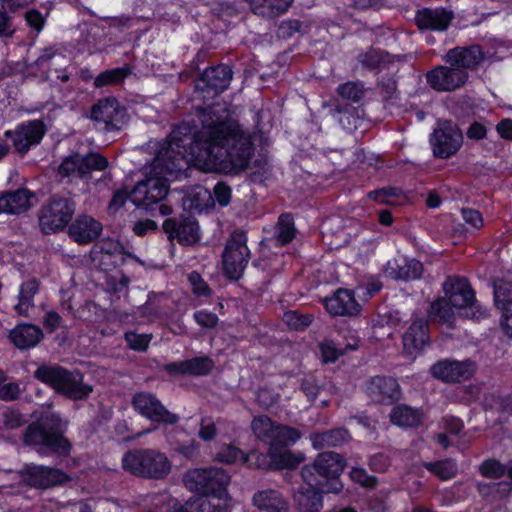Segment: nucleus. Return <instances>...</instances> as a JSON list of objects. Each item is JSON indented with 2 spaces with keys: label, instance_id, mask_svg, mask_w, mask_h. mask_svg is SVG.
<instances>
[{
  "label": "nucleus",
  "instance_id": "9d476101",
  "mask_svg": "<svg viewBox=\"0 0 512 512\" xmlns=\"http://www.w3.org/2000/svg\"><path fill=\"white\" fill-rule=\"evenodd\" d=\"M430 143L433 155L446 159L455 155L463 144V134L459 127L452 121H440L433 131Z\"/></svg>",
  "mask_w": 512,
  "mask_h": 512
},
{
  "label": "nucleus",
  "instance_id": "774afa93",
  "mask_svg": "<svg viewBox=\"0 0 512 512\" xmlns=\"http://www.w3.org/2000/svg\"><path fill=\"white\" fill-rule=\"evenodd\" d=\"M131 199V192H128L127 189L117 190L109 204V211L111 213H116L127 201V199Z\"/></svg>",
  "mask_w": 512,
  "mask_h": 512
},
{
  "label": "nucleus",
  "instance_id": "9b49d317",
  "mask_svg": "<svg viewBox=\"0 0 512 512\" xmlns=\"http://www.w3.org/2000/svg\"><path fill=\"white\" fill-rule=\"evenodd\" d=\"M246 241L242 231H235L227 241L223 253V269L230 279H239L247 266L249 250Z\"/></svg>",
  "mask_w": 512,
  "mask_h": 512
},
{
  "label": "nucleus",
  "instance_id": "603ef678",
  "mask_svg": "<svg viewBox=\"0 0 512 512\" xmlns=\"http://www.w3.org/2000/svg\"><path fill=\"white\" fill-rule=\"evenodd\" d=\"M350 477L352 481L368 489H374L378 484L377 478L369 475L363 468H353Z\"/></svg>",
  "mask_w": 512,
  "mask_h": 512
},
{
  "label": "nucleus",
  "instance_id": "4be33fe9",
  "mask_svg": "<svg viewBox=\"0 0 512 512\" xmlns=\"http://www.w3.org/2000/svg\"><path fill=\"white\" fill-rule=\"evenodd\" d=\"M444 60L451 66L467 70L476 69L484 60V52L479 45L455 47L447 51Z\"/></svg>",
  "mask_w": 512,
  "mask_h": 512
},
{
  "label": "nucleus",
  "instance_id": "4d7b16f0",
  "mask_svg": "<svg viewBox=\"0 0 512 512\" xmlns=\"http://www.w3.org/2000/svg\"><path fill=\"white\" fill-rule=\"evenodd\" d=\"M279 398L278 393L267 387L260 388L256 395L258 404L265 409L273 407L279 401Z\"/></svg>",
  "mask_w": 512,
  "mask_h": 512
},
{
  "label": "nucleus",
  "instance_id": "f03ea898",
  "mask_svg": "<svg viewBox=\"0 0 512 512\" xmlns=\"http://www.w3.org/2000/svg\"><path fill=\"white\" fill-rule=\"evenodd\" d=\"M67 422L59 414L45 412L41 417L28 425L24 433V443L36 447L40 454L68 456L72 445L65 436Z\"/></svg>",
  "mask_w": 512,
  "mask_h": 512
},
{
  "label": "nucleus",
  "instance_id": "393cba45",
  "mask_svg": "<svg viewBox=\"0 0 512 512\" xmlns=\"http://www.w3.org/2000/svg\"><path fill=\"white\" fill-rule=\"evenodd\" d=\"M253 506L261 512H289V503L278 490L267 488L254 493Z\"/></svg>",
  "mask_w": 512,
  "mask_h": 512
},
{
  "label": "nucleus",
  "instance_id": "20e7f679",
  "mask_svg": "<svg viewBox=\"0 0 512 512\" xmlns=\"http://www.w3.org/2000/svg\"><path fill=\"white\" fill-rule=\"evenodd\" d=\"M123 469L130 474L146 479H164L171 471L167 456L155 449H135L122 458Z\"/></svg>",
  "mask_w": 512,
  "mask_h": 512
},
{
  "label": "nucleus",
  "instance_id": "473e14b6",
  "mask_svg": "<svg viewBox=\"0 0 512 512\" xmlns=\"http://www.w3.org/2000/svg\"><path fill=\"white\" fill-rule=\"evenodd\" d=\"M39 284L35 279L24 282L19 291L18 304L15 306L17 312L29 316L34 309V296L38 292Z\"/></svg>",
  "mask_w": 512,
  "mask_h": 512
},
{
  "label": "nucleus",
  "instance_id": "09e8293b",
  "mask_svg": "<svg viewBox=\"0 0 512 512\" xmlns=\"http://www.w3.org/2000/svg\"><path fill=\"white\" fill-rule=\"evenodd\" d=\"M479 470L484 477L497 479L506 474L507 466L496 459H489L480 465Z\"/></svg>",
  "mask_w": 512,
  "mask_h": 512
},
{
  "label": "nucleus",
  "instance_id": "f257e3e1",
  "mask_svg": "<svg viewBox=\"0 0 512 512\" xmlns=\"http://www.w3.org/2000/svg\"><path fill=\"white\" fill-rule=\"evenodd\" d=\"M201 129L192 134L187 127L173 130L148 166L144 178L131 191V201L150 209L169 193V177H177L191 163L199 162L228 173L245 170L253 155L250 135L230 117L223 105H212L200 112Z\"/></svg>",
  "mask_w": 512,
  "mask_h": 512
},
{
  "label": "nucleus",
  "instance_id": "6ab92c4d",
  "mask_svg": "<svg viewBox=\"0 0 512 512\" xmlns=\"http://www.w3.org/2000/svg\"><path fill=\"white\" fill-rule=\"evenodd\" d=\"M163 230L170 240L176 238L182 245H194L200 240V232L197 221L191 217L166 219Z\"/></svg>",
  "mask_w": 512,
  "mask_h": 512
},
{
  "label": "nucleus",
  "instance_id": "c756f323",
  "mask_svg": "<svg viewBox=\"0 0 512 512\" xmlns=\"http://www.w3.org/2000/svg\"><path fill=\"white\" fill-rule=\"evenodd\" d=\"M357 59L363 68L381 70L393 64L395 60H399V56H393L388 52L369 48L367 51L360 53Z\"/></svg>",
  "mask_w": 512,
  "mask_h": 512
},
{
  "label": "nucleus",
  "instance_id": "2f4dec72",
  "mask_svg": "<svg viewBox=\"0 0 512 512\" xmlns=\"http://www.w3.org/2000/svg\"><path fill=\"white\" fill-rule=\"evenodd\" d=\"M294 501L299 512H319L323 506L322 495L314 488H300Z\"/></svg>",
  "mask_w": 512,
  "mask_h": 512
},
{
  "label": "nucleus",
  "instance_id": "052dcab7",
  "mask_svg": "<svg viewBox=\"0 0 512 512\" xmlns=\"http://www.w3.org/2000/svg\"><path fill=\"white\" fill-rule=\"evenodd\" d=\"M242 457V452L235 446L227 445L223 447L216 455V459L226 464H232Z\"/></svg>",
  "mask_w": 512,
  "mask_h": 512
},
{
  "label": "nucleus",
  "instance_id": "0eeeda50",
  "mask_svg": "<svg viewBox=\"0 0 512 512\" xmlns=\"http://www.w3.org/2000/svg\"><path fill=\"white\" fill-rule=\"evenodd\" d=\"M299 438L300 433L297 429L278 424L273 441L269 445V456L273 459L277 468L293 469L303 461L302 455H296L286 449Z\"/></svg>",
  "mask_w": 512,
  "mask_h": 512
},
{
  "label": "nucleus",
  "instance_id": "5fc2aeb1",
  "mask_svg": "<svg viewBox=\"0 0 512 512\" xmlns=\"http://www.w3.org/2000/svg\"><path fill=\"white\" fill-rule=\"evenodd\" d=\"M401 192V189L397 187H385L369 192L368 197L379 203L390 204L389 199L399 196Z\"/></svg>",
  "mask_w": 512,
  "mask_h": 512
},
{
  "label": "nucleus",
  "instance_id": "13d9d810",
  "mask_svg": "<svg viewBox=\"0 0 512 512\" xmlns=\"http://www.w3.org/2000/svg\"><path fill=\"white\" fill-rule=\"evenodd\" d=\"M284 321L294 329H302L310 325L312 318L309 315H299L295 311H290L284 315Z\"/></svg>",
  "mask_w": 512,
  "mask_h": 512
},
{
  "label": "nucleus",
  "instance_id": "ea45409f",
  "mask_svg": "<svg viewBox=\"0 0 512 512\" xmlns=\"http://www.w3.org/2000/svg\"><path fill=\"white\" fill-rule=\"evenodd\" d=\"M295 237V227L293 217L289 214H283L279 217L276 231V240L279 244L285 245L291 242Z\"/></svg>",
  "mask_w": 512,
  "mask_h": 512
},
{
  "label": "nucleus",
  "instance_id": "412c9836",
  "mask_svg": "<svg viewBox=\"0 0 512 512\" xmlns=\"http://www.w3.org/2000/svg\"><path fill=\"white\" fill-rule=\"evenodd\" d=\"M45 134L44 124L39 121H28L17 127L14 132L7 131V137L13 136V145L19 153H26L33 145L38 144Z\"/></svg>",
  "mask_w": 512,
  "mask_h": 512
},
{
  "label": "nucleus",
  "instance_id": "1a4fd4ad",
  "mask_svg": "<svg viewBox=\"0 0 512 512\" xmlns=\"http://www.w3.org/2000/svg\"><path fill=\"white\" fill-rule=\"evenodd\" d=\"M75 212V204L69 198L52 197L39 214V223L45 233L57 232L66 227Z\"/></svg>",
  "mask_w": 512,
  "mask_h": 512
},
{
  "label": "nucleus",
  "instance_id": "864d4df0",
  "mask_svg": "<svg viewBox=\"0 0 512 512\" xmlns=\"http://www.w3.org/2000/svg\"><path fill=\"white\" fill-rule=\"evenodd\" d=\"M125 340L131 349L142 352L147 350L151 341V336L147 334L127 332L125 333Z\"/></svg>",
  "mask_w": 512,
  "mask_h": 512
},
{
  "label": "nucleus",
  "instance_id": "4c0bfd02",
  "mask_svg": "<svg viewBox=\"0 0 512 512\" xmlns=\"http://www.w3.org/2000/svg\"><path fill=\"white\" fill-rule=\"evenodd\" d=\"M211 192L203 186H194L189 189L184 197V205L189 209L202 211L210 206Z\"/></svg>",
  "mask_w": 512,
  "mask_h": 512
},
{
  "label": "nucleus",
  "instance_id": "72a5a7b5",
  "mask_svg": "<svg viewBox=\"0 0 512 512\" xmlns=\"http://www.w3.org/2000/svg\"><path fill=\"white\" fill-rule=\"evenodd\" d=\"M277 427L278 423L272 421L266 415L254 417L251 422V430L253 431L255 437L268 446L273 441L274 433L276 432Z\"/></svg>",
  "mask_w": 512,
  "mask_h": 512
},
{
  "label": "nucleus",
  "instance_id": "c85d7f7f",
  "mask_svg": "<svg viewBox=\"0 0 512 512\" xmlns=\"http://www.w3.org/2000/svg\"><path fill=\"white\" fill-rule=\"evenodd\" d=\"M34 195L27 189H18L0 196V213L20 214L31 206Z\"/></svg>",
  "mask_w": 512,
  "mask_h": 512
},
{
  "label": "nucleus",
  "instance_id": "37998d69",
  "mask_svg": "<svg viewBox=\"0 0 512 512\" xmlns=\"http://www.w3.org/2000/svg\"><path fill=\"white\" fill-rule=\"evenodd\" d=\"M130 73L129 68H115L107 70L95 78L96 87H102L109 84H116L123 81Z\"/></svg>",
  "mask_w": 512,
  "mask_h": 512
},
{
  "label": "nucleus",
  "instance_id": "f3484780",
  "mask_svg": "<svg viewBox=\"0 0 512 512\" xmlns=\"http://www.w3.org/2000/svg\"><path fill=\"white\" fill-rule=\"evenodd\" d=\"M428 84L437 91H453L466 83L468 73L455 66H438L426 74Z\"/></svg>",
  "mask_w": 512,
  "mask_h": 512
},
{
  "label": "nucleus",
  "instance_id": "58836bf2",
  "mask_svg": "<svg viewBox=\"0 0 512 512\" xmlns=\"http://www.w3.org/2000/svg\"><path fill=\"white\" fill-rule=\"evenodd\" d=\"M453 309L455 308L446 297L439 298L431 304L429 317L433 321H438L451 326L455 318Z\"/></svg>",
  "mask_w": 512,
  "mask_h": 512
},
{
  "label": "nucleus",
  "instance_id": "6e6d98bb",
  "mask_svg": "<svg viewBox=\"0 0 512 512\" xmlns=\"http://www.w3.org/2000/svg\"><path fill=\"white\" fill-rule=\"evenodd\" d=\"M323 361L335 362L344 353V349L338 347L333 341L327 340L320 344Z\"/></svg>",
  "mask_w": 512,
  "mask_h": 512
},
{
  "label": "nucleus",
  "instance_id": "de8ad7c7",
  "mask_svg": "<svg viewBox=\"0 0 512 512\" xmlns=\"http://www.w3.org/2000/svg\"><path fill=\"white\" fill-rule=\"evenodd\" d=\"M302 479L309 488L319 489L324 493V488H326V483L320 474L316 471V467L314 462L309 465H305L301 469Z\"/></svg>",
  "mask_w": 512,
  "mask_h": 512
},
{
  "label": "nucleus",
  "instance_id": "39448f33",
  "mask_svg": "<svg viewBox=\"0 0 512 512\" xmlns=\"http://www.w3.org/2000/svg\"><path fill=\"white\" fill-rule=\"evenodd\" d=\"M445 297L458 313L466 318L481 319L488 316V309L475 298V292L465 278L449 276L443 284Z\"/></svg>",
  "mask_w": 512,
  "mask_h": 512
},
{
  "label": "nucleus",
  "instance_id": "b1692460",
  "mask_svg": "<svg viewBox=\"0 0 512 512\" xmlns=\"http://www.w3.org/2000/svg\"><path fill=\"white\" fill-rule=\"evenodd\" d=\"M327 311L335 316L356 315L360 311V305L353 293L347 289H338L335 294L325 299Z\"/></svg>",
  "mask_w": 512,
  "mask_h": 512
},
{
  "label": "nucleus",
  "instance_id": "c9c22d12",
  "mask_svg": "<svg viewBox=\"0 0 512 512\" xmlns=\"http://www.w3.org/2000/svg\"><path fill=\"white\" fill-rule=\"evenodd\" d=\"M93 251L101 255V261L108 258L113 265L123 261V246L116 240L103 239L94 245Z\"/></svg>",
  "mask_w": 512,
  "mask_h": 512
},
{
  "label": "nucleus",
  "instance_id": "cd10ccee",
  "mask_svg": "<svg viewBox=\"0 0 512 512\" xmlns=\"http://www.w3.org/2000/svg\"><path fill=\"white\" fill-rule=\"evenodd\" d=\"M429 340L428 324L423 319L413 322L403 335L404 350L408 355L420 351Z\"/></svg>",
  "mask_w": 512,
  "mask_h": 512
},
{
  "label": "nucleus",
  "instance_id": "f704fd0d",
  "mask_svg": "<svg viewBox=\"0 0 512 512\" xmlns=\"http://www.w3.org/2000/svg\"><path fill=\"white\" fill-rule=\"evenodd\" d=\"M390 269L395 279L409 281L421 277L423 264L416 259H405L402 264L396 263V266H390Z\"/></svg>",
  "mask_w": 512,
  "mask_h": 512
},
{
  "label": "nucleus",
  "instance_id": "0e129e2a",
  "mask_svg": "<svg viewBox=\"0 0 512 512\" xmlns=\"http://www.w3.org/2000/svg\"><path fill=\"white\" fill-rule=\"evenodd\" d=\"M194 319L197 324L208 329L214 328L219 321L218 316L215 313L205 310L195 312Z\"/></svg>",
  "mask_w": 512,
  "mask_h": 512
},
{
  "label": "nucleus",
  "instance_id": "69168bd1",
  "mask_svg": "<svg viewBox=\"0 0 512 512\" xmlns=\"http://www.w3.org/2000/svg\"><path fill=\"white\" fill-rule=\"evenodd\" d=\"M213 195L221 206H227L231 200V188L223 182H219L213 189Z\"/></svg>",
  "mask_w": 512,
  "mask_h": 512
},
{
  "label": "nucleus",
  "instance_id": "7c9ffc66",
  "mask_svg": "<svg viewBox=\"0 0 512 512\" xmlns=\"http://www.w3.org/2000/svg\"><path fill=\"white\" fill-rule=\"evenodd\" d=\"M422 419L423 413L421 410L406 404L395 406L390 413L391 422L401 427L418 426L422 423Z\"/></svg>",
  "mask_w": 512,
  "mask_h": 512
},
{
  "label": "nucleus",
  "instance_id": "a878e982",
  "mask_svg": "<svg viewBox=\"0 0 512 512\" xmlns=\"http://www.w3.org/2000/svg\"><path fill=\"white\" fill-rule=\"evenodd\" d=\"M453 14L443 8L423 9L416 14L415 21L421 30H446Z\"/></svg>",
  "mask_w": 512,
  "mask_h": 512
},
{
  "label": "nucleus",
  "instance_id": "338daca9",
  "mask_svg": "<svg viewBox=\"0 0 512 512\" xmlns=\"http://www.w3.org/2000/svg\"><path fill=\"white\" fill-rule=\"evenodd\" d=\"M15 31L12 18L5 11L0 10V37L12 38Z\"/></svg>",
  "mask_w": 512,
  "mask_h": 512
},
{
  "label": "nucleus",
  "instance_id": "ddd939ff",
  "mask_svg": "<svg viewBox=\"0 0 512 512\" xmlns=\"http://www.w3.org/2000/svg\"><path fill=\"white\" fill-rule=\"evenodd\" d=\"M21 481L37 489H48L70 480L62 470L43 465H26L19 471Z\"/></svg>",
  "mask_w": 512,
  "mask_h": 512
},
{
  "label": "nucleus",
  "instance_id": "a18cd8bd",
  "mask_svg": "<svg viewBox=\"0 0 512 512\" xmlns=\"http://www.w3.org/2000/svg\"><path fill=\"white\" fill-rule=\"evenodd\" d=\"M184 365L186 367V374L192 375H205L213 368V362L208 357H196L185 360Z\"/></svg>",
  "mask_w": 512,
  "mask_h": 512
},
{
  "label": "nucleus",
  "instance_id": "c03bdc74",
  "mask_svg": "<svg viewBox=\"0 0 512 512\" xmlns=\"http://www.w3.org/2000/svg\"><path fill=\"white\" fill-rule=\"evenodd\" d=\"M494 288V302L497 306L503 305V309L511 300L509 297L512 295V283L503 279H497L493 282Z\"/></svg>",
  "mask_w": 512,
  "mask_h": 512
},
{
  "label": "nucleus",
  "instance_id": "bf43d9fd",
  "mask_svg": "<svg viewBox=\"0 0 512 512\" xmlns=\"http://www.w3.org/2000/svg\"><path fill=\"white\" fill-rule=\"evenodd\" d=\"M378 87L385 100L393 98L397 93V81L393 76H383Z\"/></svg>",
  "mask_w": 512,
  "mask_h": 512
},
{
  "label": "nucleus",
  "instance_id": "a211bd4d",
  "mask_svg": "<svg viewBox=\"0 0 512 512\" xmlns=\"http://www.w3.org/2000/svg\"><path fill=\"white\" fill-rule=\"evenodd\" d=\"M371 401L383 405H391L401 397V389L396 379L388 376L372 377L366 386Z\"/></svg>",
  "mask_w": 512,
  "mask_h": 512
},
{
  "label": "nucleus",
  "instance_id": "3c124183",
  "mask_svg": "<svg viewBox=\"0 0 512 512\" xmlns=\"http://www.w3.org/2000/svg\"><path fill=\"white\" fill-rule=\"evenodd\" d=\"M245 462L250 467L258 469H278L273 459L268 455L259 452H251L245 457Z\"/></svg>",
  "mask_w": 512,
  "mask_h": 512
},
{
  "label": "nucleus",
  "instance_id": "7ed1b4c3",
  "mask_svg": "<svg viewBox=\"0 0 512 512\" xmlns=\"http://www.w3.org/2000/svg\"><path fill=\"white\" fill-rule=\"evenodd\" d=\"M34 377L74 401L87 399L93 391V386L84 382L83 373L59 365L43 364L36 369Z\"/></svg>",
  "mask_w": 512,
  "mask_h": 512
},
{
  "label": "nucleus",
  "instance_id": "e2e57ef3",
  "mask_svg": "<svg viewBox=\"0 0 512 512\" xmlns=\"http://www.w3.org/2000/svg\"><path fill=\"white\" fill-rule=\"evenodd\" d=\"M198 435L203 441L213 440L217 435L216 423L210 418L202 419Z\"/></svg>",
  "mask_w": 512,
  "mask_h": 512
},
{
  "label": "nucleus",
  "instance_id": "4468645a",
  "mask_svg": "<svg viewBox=\"0 0 512 512\" xmlns=\"http://www.w3.org/2000/svg\"><path fill=\"white\" fill-rule=\"evenodd\" d=\"M316 471L326 483L324 493H340L343 489L339 476L344 469L343 458L335 452L320 453L314 460Z\"/></svg>",
  "mask_w": 512,
  "mask_h": 512
},
{
  "label": "nucleus",
  "instance_id": "e433bc0d",
  "mask_svg": "<svg viewBox=\"0 0 512 512\" xmlns=\"http://www.w3.org/2000/svg\"><path fill=\"white\" fill-rule=\"evenodd\" d=\"M350 436L345 429H333L313 437V445L316 448L322 449L326 447H338L348 442Z\"/></svg>",
  "mask_w": 512,
  "mask_h": 512
},
{
  "label": "nucleus",
  "instance_id": "a19ab883",
  "mask_svg": "<svg viewBox=\"0 0 512 512\" xmlns=\"http://www.w3.org/2000/svg\"><path fill=\"white\" fill-rule=\"evenodd\" d=\"M424 467L438 476L441 480H448L456 476L457 466L454 461L447 459L438 462H428Z\"/></svg>",
  "mask_w": 512,
  "mask_h": 512
},
{
  "label": "nucleus",
  "instance_id": "f8f14e48",
  "mask_svg": "<svg viewBox=\"0 0 512 512\" xmlns=\"http://www.w3.org/2000/svg\"><path fill=\"white\" fill-rule=\"evenodd\" d=\"M232 74L227 65L210 67L195 81V91L204 100L214 98L228 88Z\"/></svg>",
  "mask_w": 512,
  "mask_h": 512
},
{
  "label": "nucleus",
  "instance_id": "dca6fc26",
  "mask_svg": "<svg viewBox=\"0 0 512 512\" xmlns=\"http://www.w3.org/2000/svg\"><path fill=\"white\" fill-rule=\"evenodd\" d=\"M136 411L147 419L165 424H175L179 416L168 411L161 402L150 393H138L132 399Z\"/></svg>",
  "mask_w": 512,
  "mask_h": 512
},
{
  "label": "nucleus",
  "instance_id": "bb28decb",
  "mask_svg": "<svg viewBox=\"0 0 512 512\" xmlns=\"http://www.w3.org/2000/svg\"><path fill=\"white\" fill-rule=\"evenodd\" d=\"M43 337V331L38 326L28 323L18 324L9 333L10 341L21 350L37 346Z\"/></svg>",
  "mask_w": 512,
  "mask_h": 512
},
{
  "label": "nucleus",
  "instance_id": "49530a36",
  "mask_svg": "<svg viewBox=\"0 0 512 512\" xmlns=\"http://www.w3.org/2000/svg\"><path fill=\"white\" fill-rule=\"evenodd\" d=\"M338 94L343 98L353 102H359L364 97V87L360 82H347L339 85Z\"/></svg>",
  "mask_w": 512,
  "mask_h": 512
},
{
  "label": "nucleus",
  "instance_id": "79ce46f5",
  "mask_svg": "<svg viewBox=\"0 0 512 512\" xmlns=\"http://www.w3.org/2000/svg\"><path fill=\"white\" fill-rule=\"evenodd\" d=\"M187 512H227L219 503H214L207 498H196L186 503V506L180 505Z\"/></svg>",
  "mask_w": 512,
  "mask_h": 512
},
{
  "label": "nucleus",
  "instance_id": "8fccbe9b",
  "mask_svg": "<svg viewBox=\"0 0 512 512\" xmlns=\"http://www.w3.org/2000/svg\"><path fill=\"white\" fill-rule=\"evenodd\" d=\"M253 12L263 17L272 18L278 16L281 11H276L274 0H248Z\"/></svg>",
  "mask_w": 512,
  "mask_h": 512
},
{
  "label": "nucleus",
  "instance_id": "2eb2a0df",
  "mask_svg": "<svg viewBox=\"0 0 512 512\" xmlns=\"http://www.w3.org/2000/svg\"><path fill=\"white\" fill-rule=\"evenodd\" d=\"M126 112L115 99H102L92 107L91 119L104 131H118L126 123Z\"/></svg>",
  "mask_w": 512,
  "mask_h": 512
},
{
  "label": "nucleus",
  "instance_id": "5701e85b",
  "mask_svg": "<svg viewBox=\"0 0 512 512\" xmlns=\"http://www.w3.org/2000/svg\"><path fill=\"white\" fill-rule=\"evenodd\" d=\"M102 224L89 215H79L69 226V236L78 244L94 241L102 232Z\"/></svg>",
  "mask_w": 512,
  "mask_h": 512
},
{
  "label": "nucleus",
  "instance_id": "6e6552de",
  "mask_svg": "<svg viewBox=\"0 0 512 512\" xmlns=\"http://www.w3.org/2000/svg\"><path fill=\"white\" fill-rule=\"evenodd\" d=\"M107 166L108 160L99 153L85 155L75 153L62 161L58 172L63 177L78 178L88 182L93 171H103Z\"/></svg>",
  "mask_w": 512,
  "mask_h": 512
},
{
  "label": "nucleus",
  "instance_id": "423d86ee",
  "mask_svg": "<svg viewBox=\"0 0 512 512\" xmlns=\"http://www.w3.org/2000/svg\"><path fill=\"white\" fill-rule=\"evenodd\" d=\"M230 475L220 467L191 469L184 475L187 489L202 495L221 497L230 483Z\"/></svg>",
  "mask_w": 512,
  "mask_h": 512
},
{
  "label": "nucleus",
  "instance_id": "680f3d73",
  "mask_svg": "<svg viewBox=\"0 0 512 512\" xmlns=\"http://www.w3.org/2000/svg\"><path fill=\"white\" fill-rule=\"evenodd\" d=\"M300 390L306 395L311 404L315 402L316 396L320 393V387L312 377L302 379Z\"/></svg>",
  "mask_w": 512,
  "mask_h": 512
},
{
  "label": "nucleus",
  "instance_id": "aec40b11",
  "mask_svg": "<svg viewBox=\"0 0 512 512\" xmlns=\"http://www.w3.org/2000/svg\"><path fill=\"white\" fill-rule=\"evenodd\" d=\"M474 364L470 360H442L431 367V373L435 378L444 382H460L472 376Z\"/></svg>",
  "mask_w": 512,
  "mask_h": 512
}]
</instances>
